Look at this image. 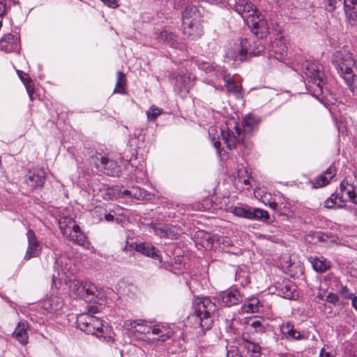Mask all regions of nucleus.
Returning a JSON list of instances; mask_svg holds the SVG:
<instances>
[{
	"instance_id": "1",
	"label": "nucleus",
	"mask_w": 357,
	"mask_h": 357,
	"mask_svg": "<svg viewBox=\"0 0 357 357\" xmlns=\"http://www.w3.org/2000/svg\"><path fill=\"white\" fill-rule=\"evenodd\" d=\"M234 10L242 17L257 37L264 38L267 35L268 24L253 3L248 0H236Z\"/></svg>"
},
{
	"instance_id": "2",
	"label": "nucleus",
	"mask_w": 357,
	"mask_h": 357,
	"mask_svg": "<svg viewBox=\"0 0 357 357\" xmlns=\"http://www.w3.org/2000/svg\"><path fill=\"white\" fill-rule=\"evenodd\" d=\"M331 63L349 88L357 87V63L351 52L337 51L332 56Z\"/></svg>"
},
{
	"instance_id": "3",
	"label": "nucleus",
	"mask_w": 357,
	"mask_h": 357,
	"mask_svg": "<svg viewBox=\"0 0 357 357\" xmlns=\"http://www.w3.org/2000/svg\"><path fill=\"white\" fill-rule=\"evenodd\" d=\"M193 312L190 319L193 321L195 327L202 331L209 330L213 323V314L216 306L208 298H196L193 301Z\"/></svg>"
},
{
	"instance_id": "4",
	"label": "nucleus",
	"mask_w": 357,
	"mask_h": 357,
	"mask_svg": "<svg viewBox=\"0 0 357 357\" xmlns=\"http://www.w3.org/2000/svg\"><path fill=\"white\" fill-rule=\"evenodd\" d=\"M302 73L306 79V88L313 96L318 98L323 93L325 79L323 66L316 61H307L303 63Z\"/></svg>"
},
{
	"instance_id": "5",
	"label": "nucleus",
	"mask_w": 357,
	"mask_h": 357,
	"mask_svg": "<svg viewBox=\"0 0 357 357\" xmlns=\"http://www.w3.org/2000/svg\"><path fill=\"white\" fill-rule=\"evenodd\" d=\"M59 229L65 238L86 250L95 252V249L88 240L87 236L73 218L67 216L62 217L59 221Z\"/></svg>"
},
{
	"instance_id": "6",
	"label": "nucleus",
	"mask_w": 357,
	"mask_h": 357,
	"mask_svg": "<svg viewBox=\"0 0 357 357\" xmlns=\"http://www.w3.org/2000/svg\"><path fill=\"white\" fill-rule=\"evenodd\" d=\"M202 15L195 6H188L182 13V30L185 36L196 39L203 34Z\"/></svg>"
},
{
	"instance_id": "7",
	"label": "nucleus",
	"mask_w": 357,
	"mask_h": 357,
	"mask_svg": "<svg viewBox=\"0 0 357 357\" xmlns=\"http://www.w3.org/2000/svg\"><path fill=\"white\" fill-rule=\"evenodd\" d=\"M221 137L228 149L231 150L239 146L248 148L250 144L244 142V133L241 131L238 124L234 120H229L226 125L221 128Z\"/></svg>"
},
{
	"instance_id": "8",
	"label": "nucleus",
	"mask_w": 357,
	"mask_h": 357,
	"mask_svg": "<svg viewBox=\"0 0 357 357\" xmlns=\"http://www.w3.org/2000/svg\"><path fill=\"white\" fill-rule=\"evenodd\" d=\"M219 78L208 79L207 83L213 86L216 90L223 91L225 88L229 93L234 95L238 98L243 97L242 86L234 81L230 74H227L224 70H218Z\"/></svg>"
},
{
	"instance_id": "9",
	"label": "nucleus",
	"mask_w": 357,
	"mask_h": 357,
	"mask_svg": "<svg viewBox=\"0 0 357 357\" xmlns=\"http://www.w3.org/2000/svg\"><path fill=\"white\" fill-rule=\"evenodd\" d=\"M125 327L134 333L138 339L148 343H153V338H151L153 324L141 319L127 320Z\"/></svg>"
},
{
	"instance_id": "10",
	"label": "nucleus",
	"mask_w": 357,
	"mask_h": 357,
	"mask_svg": "<svg viewBox=\"0 0 357 357\" xmlns=\"http://www.w3.org/2000/svg\"><path fill=\"white\" fill-rule=\"evenodd\" d=\"M77 326L86 334L98 336L102 332V321L89 314H80L77 317Z\"/></svg>"
},
{
	"instance_id": "11",
	"label": "nucleus",
	"mask_w": 357,
	"mask_h": 357,
	"mask_svg": "<svg viewBox=\"0 0 357 357\" xmlns=\"http://www.w3.org/2000/svg\"><path fill=\"white\" fill-rule=\"evenodd\" d=\"M70 290L76 296L86 302L94 301L98 291L96 286L90 282H82L73 280L69 285Z\"/></svg>"
},
{
	"instance_id": "12",
	"label": "nucleus",
	"mask_w": 357,
	"mask_h": 357,
	"mask_svg": "<svg viewBox=\"0 0 357 357\" xmlns=\"http://www.w3.org/2000/svg\"><path fill=\"white\" fill-rule=\"evenodd\" d=\"M229 211L237 217L249 220L266 221L269 219L268 213L266 211L259 208L236 206L230 207Z\"/></svg>"
},
{
	"instance_id": "13",
	"label": "nucleus",
	"mask_w": 357,
	"mask_h": 357,
	"mask_svg": "<svg viewBox=\"0 0 357 357\" xmlns=\"http://www.w3.org/2000/svg\"><path fill=\"white\" fill-rule=\"evenodd\" d=\"M96 167L108 176H118L121 172V167L117 162L109 159L101 154H96L92 158Z\"/></svg>"
},
{
	"instance_id": "14",
	"label": "nucleus",
	"mask_w": 357,
	"mask_h": 357,
	"mask_svg": "<svg viewBox=\"0 0 357 357\" xmlns=\"http://www.w3.org/2000/svg\"><path fill=\"white\" fill-rule=\"evenodd\" d=\"M249 45L248 39H240L238 42L235 43L227 50L226 56L235 61H246Z\"/></svg>"
},
{
	"instance_id": "15",
	"label": "nucleus",
	"mask_w": 357,
	"mask_h": 357,
	"mask_svg": "<svg viewBox=\"0 0 357 357\" xmlns=\"http://www.w3.org/2000/svg\"><path fill=\"white\" fill-rule=\"evenodd\" d=\"M26 237L28 245L24 259L25 261H29L32 258H36L40 256L43 249V243L37 238L33 231L31 229L28 230Z\"/></svg>"
},
{
	"instance_id": "16",
	"label": "nucleus",
	"mask_w": 357,
	"mask_h": 357,
	"mask_svg": "<svg viewBox=\"0 0 357 357\" xmlns=\"http://www.w3.org/2000/svg\"><path fill=\"white\" fill-rule=\"evenodd\" d=\"M195 77L190 73L178 74L175 77L174 91L182 97L188 93L194 84Z\"/></svg>"
},
{
	"instance_id": "17",
	"label": "nucleus",
	"mask_w": 357,
	"mask_h": 357,
	"mask_svg": "<svg viewBox=\"0 0 357 357\" xmlns=\"http://www.w3.org/2000/svg\"><path fill=\"white\" fill-rule=\"evenodd\" d=\"M328 10H333L342 1L344 3L345 13L347 17L356 23L357 22V0H327Z\"/></svg>"
},
{
	"instance_id": "18",
	"label": "nucleus",
	"mask_w": 357,
	"mask_h": 357,
	"mask_svg": "<svg viewBox=\"0 0 357 357\" xmlns=\"http://www.w3.org/2000/svg\"><path fill=\"white\" fill-rule=\"evenodd\" d=\"M174 333L173 329L166 323L153 324L151 338L155 342H165Z\"/></svg>"
},
{
	"instance_id": "19",
	"label": "nucleus",
	"mask_w": 357,
	"mask_h": 357,
	"mask_svg": "<svg viewBox=\"0 0 357 357\" xmlns=\"http://www.w3.org/2000/svg\"><path fill=\"white\" fill-rule=\"evenodd\" d=\"M46 174L42 167H33L29 170L26 181L32 188L42 187L45 183Z\"/></svg>"
},
{
	"instance_id": "20",
	"label": "nucleus",
	"mask_w": 357,
	"mask_h": 357,
	"mask_svg": "<svg viewBox=\"0 0 357 357\" xmlns=\"http://www.w3.org/2000/svg\"><path fill=\"white\" fill-rule=\"evenodd\" d=\"M280 331L283 337L288 341L301 340L307 338L305 335L296 329L294 324L289 321L284 322L280 326Z\"/></svg>"
},
{
	"instance_id": "21",
	"label": "nucleus",
	"mask_w": 357,
	"mask_h": 357,
	"mask_svg": "<svg viewBox=\"0 0 357 357\" xmlns=\"http://www.w3.org/2000/svg\"><path fill=\"white\" fill-rule=\"evenodd\" d=\"M20 38L17 35L7 33L0 40V50L6 52L19 50Z\"/></svg>"
},
{
	"instance_id": "22",
	"label": "nucleus",
	"mask_w": 357,
	"mask_h": 357,
	"mask_svg": "<svg viewBox=\"0 0 357 357\" xmlns=\"http://www.w3.org/2000/svg\"><path fill=\"white\" fill-rule=\"evenodd\" d=\"M275 288L277 294L284 298L291 299L297 296L296 286L289 280H284L281 282H278Z\"/></svg>"
},
{
	"instance_id": "23",
	"label": "nucleus",
	"mask_w": 357,
	"mask_h": 357,
	"mask_svg": "<svg viewBox=\"0 0 357 357\" xmlns=\"http://www.w3.org/2000/svg\"><path fill=\"white\" fill-rule=\"evenodd\" d=\"M220 299L222 304L230 307L240 303L243 301V296L238 290L231 289L222 292L220 295Z\"/></svg>"
},
{
	"instance_id": "24",
	"label": "nucleus",
	"mask_w": 357,
	"mask_h": 357,
	"mask_svg": "<svg viewBox=\"0 0 357 357\" xmlns=\"http://www.w3.org/2000/svg\"><path fill=\"white\" fill-rule=\"evenodd\" d=\"M287 47L284 39H276L271 44V55L278 60H282L287 55Z\"/></svg>"
},
{
	"instance_id": "25",
	"label": "nucleus",
	"mask_w": 357,
	"mask_h": 357,
	"mask_svg": "<svg viewBox=\"0 0 357 357\" xmlns=\"http://www.w3.org/2000/svg\"><path fill=\"white\" fill-rule=\"evenodd\" d=\"M135 250L147 257H151L153 259L162 261L161 257L159 254V250H157L153 245L149 243H141L136 244Z\"/></svg>"
},
{
	"instance_id": "26",
	"label": "nucleus",
	"mask_w": 357,
	"mask_h": 357,
	"mask_svg": "<svg viewBox=\"0 0 357 357\" xmlns=\"http://www.w3.org/2000/svg\"><path fill=\"white\" fill-rule=\"evenodd\" d=\"M335 174V167L333 165H331L322 174L315 178L313 183L314 187L321 188L327 185Z\"/></svg>"
},
{
	"instance_id": "27",
	"label": "nucleus",
	"mask_w": 357,
	"mask_h": 357,
	"mask_svg": "<svg viewBox=\"0 0 357 357\" xmlns=\"http://www.w3.org/2000/svg\"><path fill=\"white\" fill-rule=\"evenodd\" d=\"M28 323L25 321H21L18 323L15 331L13 332V336L22 345H26L28 343Z\"/></svg>"
},
{
	"instance_id": "28",
	"label": "nucleus",
	"mask_w": 357,
	"mask_h": 357,
	"mask_svg": "<svg viewBox=\"0 0 357 357\" xmlns=\"http://www.w3.org/2000/svg\"><path fill=\"white\" fill-rule=\"evenodd\" d=\"M243 341V348L247 354L251 357H259L261 354V347L252 342L247 333H243L242 335Z\"/></svg>"
},
{
	"instance_id": "29",
	"label": "nucleus",
	"mask_w": 357,
	"mask_h": 357,
	"mask_svg": "<svg viewBox=\"0 0 357 357\" xmlns=\"http://www.w3.org/2000/svg\"><path fill=\"white\" fill-rule=\"evenodd\" d=\"M151 228L155 234L160 237L174 238L176 233L174 231V227L162 224H151Z\"/></svg>"
},
{
	"instance_id": "30",
	"label": "nucleus",
	"mask_w": 357,
	"mask_h": 357,
	"mask_svg": "<svg viewBox=\"0 0 357 357\" xmlns=\"http://www.w3.org/2000/svg\"><path fill=\"white\" fill-rule=\"evenodd\" d=\"M309 261L317 272L324 273L331 267L330 262L323 257H310Z\"/></svg>"
},
{
	"instance_id": "31",
	"label": "nucleus",
	"mask_w": 357,
	"mask_h": 357,
	"mask_svg": "<svg viewBox=\"0 0 357 357\" xmlns=\"http://www.w3.org/2000/svg\"><path fill=\"white\" fill-rule=\"evenodd\" d=\"M63 305L62 300L57 296H52L43 302V307L50 313H56L61 309Z\"/></svg>"
},
{
	"instance_id": "32",
	"label": "nucleus",
	"mask_w": 357,
	"mask_h": 357,
	"mask_svg": "<svg viewBox=\"0 0 357 357\" xmlns=\"http://www.w3.org/2000/svg\"><path fill=\"white\" fill-rule=\"evenodd\" d=\"M356 188L350 184L347 180H343L340 183V191L345 192L349 200L354 204H357V194L355 192Z\"/></svg>"
},
{
	"instance_id": "33",
	"label": "nucleus",
	"mask_w": 357,
	"mask_h": 357,
	"mask_svg": "<svg viewBox=\"0 0 357 357\" xmlns=\"http://www.w3.org/2000/svg\"><path fill=\"white\" fill-rule=\"evenodd\" d=\"M259 122L257 116L252 114H247L243 119V133L250 132L255 130Z\"/></svg>"
},
{
	"instance_id": "34",
	"label": "nucleus",
	"mask_w": 357,
	"mask_h": 357,
	"mask_svg": "<svg viewBox=\"0 0 357 357\" xmlns=\"http://www.w3.org/2000/svg\"><path fill=\"white\" fill-rule=\"evenodd\" d=\"M208 134L211 137V142L213 144L214 147L216 149L219 156L222 160H225L227 155H225V152L220 150L221 143L219 140H216L215 135L218 136V132L215 127H211L208 130Z\"/></svg>"
},
{
	"instance_id": "35",
	"label": "nucleus",
	"mask_w": 357,
	"mask_h": 357,
	"mask_svg": "<svg viewBox=\"0 0 357 357\" xmlns=\"http://www.w3.org/2000/svg\"><path fill=\"white\" fill-rule=\"evenodd\" d=\"M122 195L124 196H129L137 199H146L147 192L146 190L139 187H132L128 190H125L122 192Z\"/></svg>"
},
{
	"instance_id": "36",
	"label": "nucleus",
	"mask_w": 357,
	"mask_h": 357,
	"mask_svg": "<svg viewBox=\"0 0 357 357\" xmlns=\"http://www.w3.org/2000/svg\"><path fill=\"white\" fill-rule=\"evenodd\" d=\"M196 63L199 69L204 70L206 73H213L210 79H217L220 77L218 71V70H222L221 68H214L209 63L204 61H200L198 60Z\"/></svg>"
},
{
	"instance_id": "37",
	"label": "nucleus",
	"mask_w": 357,
	"mask_h": 357,
	"mask_svg": "<svg viewBox=\"0 0 357 357\" xmlns=\"http://www.w3.org/2000/svg\"><path fill=\"white\" fill-rule=\"evenodd\" d=\"M159 38L161 40L167 43L174 48H178V43L177 37L172 33L167 31H162L160 32Z\"/></svg>"
},
{
	"instance_id": "38",
	"label": "nucleus",
	"mask_w": 357,
	"mask_h": 357,
	"mask_svg": "<svg viewBox=\"0 0 357 357\" xmlns=\"http://www.w3.org/2000/svg\"><path fill=\"white\" fill-rule=\"evenodd\" d=\"M248 58L250 56H258L264 51V46L259 40L252 41L249 40Z\"/></svg>"
},
{
	"instance_id": "39",
	"label": "nucleus",
	"mask_w": 357,
	"mask_h": 357,
	"mask_svg": "<svg viewBox=\"0 0 357 357\" xmlns=\"http://www.w3.org/2000/svg\"><path fill=\"white\" fill-rule=\"evenodd\" d=\"M126 85V75L123 73L119 71L117 73V81L116 83V87L114 90V92L121 93V94L125 93H126V89H125Z\"/></svg>"
},
{
	"instance_id": "40",
	"label": "nucleus",
	"mask_w": 357,
	"mask_h": 357,
	"mask_svg": "<svg viewBox=\"0 0 357 357\" xmlns=\"http://www.w3.org/2000/svg\"><path fill=\"white\" fill-rule=\"evenodd\" d=\"M260 302L257 298H250L247 303L243 306V309L246 312H256L259 310Z\"/></svg>"
},
{
	"instance_id": "41",
	"label": "nucleus",
	"mask_w": 357,
	"mask_h": 357,
	"mask_svg": "<svg viewBox=\"0 0 357 357\" xmlns=\"http://www.w3.org/2000/svg\"><path fill=\"white\" fill-rule=\"evenodd\" d=\"M17 75L19 76L20 79L22 80V82L25 85L27 92L29 94V96H31V94L34 91V89L31 85V82H32L31 79L26 74H25L23 71H22L20 70H17Z\"/></svg>"
},
{
	"instance_id": "42",
	"label": "nucleus",
	"mask_w": 357,
	"mask_h": 357,
	"mask_svg": "<svg viewBox=\"0 0 357 357\" xmlns=\"http://www.w3.org/2000/svg\"><path fill=\"white\" fill-rule=\"evenodd\" d=\"M162 112V109H160L159 107L155 105L151 106L148 111L146 112V117L148 121H155L158 118V116H159L161 114Z\"/></svg>"
},
{
	"instance_id": "43",
	"label": "nucleus",
	"mask_w": 357,
	"mask_h": 357,
	"mask_svg": "<svg viewBox=\"0 0 357 357\" xmlns=\"http://www.w3.org/2000/svg\"><path fill=\"white\" fill-rule=\"evenodd\" d=\"M96 215L100 220H102V215H104L105 220L107 222L113 221L114 216L112 214L106 213L101 207H96L93 211V215Z\"/></svg>"
},
{
	"instance_id": "44",
	"label": "nucleus",
	"mask_w": 357,
	"mask_h": 357,
	"mask_svg": "<svg viewBox=\"0 0 357 357\" xmlns=\"http://www.w3.org/2000/svg\"><path fill=\"white\" fill-rule=\"evenodd\" d=\"M215 241L220 245H222L221 248L222 250H227L232 245L231 240L227 236H219L215 239Z\"/></svg>"
},
{
	"instance_id": "45",
	"label": "nucleus",
	"mask_w": 357,
	"mask_h": 357,
	"mask_svg": "<svg viewBox=\"0 0 357 357\" xmlns=\"http://www.w3.org/2000/svg\"><path fill=\"white\" fill-rule=\"evenodd\" d=\"M337 197L335 196V195H332L329 198H328L325 202V207L328 208H340V205H336L335 200L337 199Z\"/></svg>"
},
{
	"instance_id": "46",
	"label": "nucleus",
	"mask_w": 357,
	"mask_h": 357,
	"mask_svg": "<svg viewBox=\"0 0 357 357\" xmlns=\"http://www.w3.org/2000/svg\"><path fill=\"white\" fill-rule=\"evenodd\" d=\"M250 327L257 333H262L265 330V327L263 326L262 322L260 320H255L252 321L250 324Z\"/></svg>"
},
{
	"instance_id": "47",
	"label": "nucleus",
	"mask_w": 357,
	"mask_h": 357,
	"mask_svg": "<svg viewBox=\"0 0 357 357\" xmlns=\"http://www.w3.org/2000/svg\"><path fill=\"white\" fill-rule=\"evenodd\" d=\"M319 357H336V356L332 352L331 349L324 347L321 349L319 352Z\"/></svg>"
},
{
	"instance_id": "48",
	"label": "nucleus",
	"mask_w": 357,
	"mask_h": 357,
	"mask_svg": "<svg viewBox=\"0 0 357 357\" xmlns=\"http://www.w3.org/2000/svg\"><path fill=\"white\" fill-rule=\"evenodd\" d=\"M326 301L333 305H336L339 301V296L336 294L329 293L326 296Z\"/></svg>"
},
{
	"instance_id": "49",
	"label": "nucleus",
	"mask_w": 357,
	"mask_h": 357,
	"mask_svg": "<svg viewBox=\"0 0 357 357\" xmlns=\"http://www.w3.org/2000/svg\"><path fill=\"white\" fill-rule=\"evenodd\" d=\"M340 294L344 298L349 299H351L354 296L353 293L349 292L347 287H342L341 288Z\"/></svg>"
},
{
	"instance_id": "50",
	"label": "nucleus",
	"mask_w": 357,
	"mask_h": 357,
	"mask_svg": "<svg viewBox=\"0 0 357 357\" xmlns=\"http://www.w3.org/2000/svg\"><path fill=\"white\" fill-rule=\"evenodd\" d=\"M227 357H241V356L238 354V349L234 347L227 351Z\"/></svg>"
},
{
	"instance_id": "51",
	"label": "nucleus",
	"mask_w": 357,
	"mask_h": 357,
	"mask_svg": "<svg viewBox=\"0 0 357 357\" xmlns=\"http://www.w3.org/2000/svg\"><path fill=\"white\" fill-rule=\"evenodd\" d=\"M263 202L265 204L268 205L271 208H272L273 210L277 209V207H278L277 203L275 201H271V200H267V202H266V196L264 197Z\"/></svg>"
},
{
	"instance_id": "52",
	"label": "nucleus",
	"mask_w": 357,
	"mask_h": 357,
	"mask_svg": "<svg viewBox=\"0 0 357 357\" xmlns=\"http://www.w3.org/2000/svg\"><path fill=\"white\" fill-rule=\"evenodd\" d=\"M6 3L4 1H0V17H2L6 15Z\"/></svg>"
},
{
	"instance_id": "53",
	"label": "nucleus",
	"mask_w": 357,
	"mask_h": 357,
	"mask_svg": "<svg viewBox=\"0 0 357 357\" xmlns=\"http://www.w3.org/2000/svg\"><path fill=\"white\" fill-rule=\"evenodd\" d=\"M101 1H103L106 5H107L109 7H111V8H116L119 6L116 0H101Z\"/></svg>"
},
{
	"instance_id": "54",
	"label": "nucleus",
	"mask_w": 357,
	"mask_h": 357,
	"mask_svg": "<svg viewBox=\"0 0 357 357\" xmlns=\"http://www.w3.org/2000/svg\"><path fill=\"white\" fill-rule=\"evenodd\" d=\"M352 306L357 310V296L355 295L351 298Z\"/></svg>"
},
{
	"instance_id": "55",
	"label": "nucleus",
	"mask_w": 357,
	"mask_h": 357,
	"mask_svg": "<svg viewBox=\"0 0 357 357\" xmlns=\"http://www.w3.org/2000/svg\"><path fill=\"white\" fill-rule=\"evenodd\" d=\"M243 183L245 185H248V184H249V179H248V178H247V179H243Z\"/></svg>"
},
{
	"instance_id": "56",
	"label": "nucleus",
	"mask_w": 357,
	"mask_h": 357,
	"mask_svg": "<svg viewBox=\"0 0 357 357\" xmlns=\"http://www.w3.org/2000/svg\"><path fill=\"white\" fill-rule=\"evenodd\" d=\"M56 275H54L52 277V282L54 284H56Z\"/></svg>"
},
{
	"instance_id": "57",
	"label": "nucleus",
	"mask_w": 357,
	"mask_h": 357,
	"mask_svg": "<svg viewBox=\"0 0 357 357\" xmlns=\"http://www.w3.org/2000/svg\"><path fill=\"white\" fill-rule=\"evenodd\" d=\"M66 271H68V269L66 268H64L63 269H62V271L63 273V275H67V272Z\"/></svg>"
},
{
	"instance_id": "58",
	"label": "nucleus",
	"mask_w": 357,
	"mask_h": 357,
	"mask_svg": "<svg viewBox=\"0 0 357 357\" xmlns=\"http://www.w3.org/2000/svg\"><path fill=\"white\" fill-rule=\"evenodd\" d=\"M354 177L357 180V171L354 172Z\"/></svg>"
},
{
	"instance_id": "59",
	"label": "nucleus",
	"mask_w": 357,
	"mask_h": 357,
	"mask_svg": "<svg viewBox=\"0 0 357 357\" xmlns=\"http://www.w3.org/2000/svg\"><path fill=\"white\" fill-rule=\"evenodd\" d=\"M59 263H60L59 260H57V261H56V264H59Z\"/></svg>"
},
{
	"instance_id": "60",
	"label": "nucleus",
	"mask_w": 357,
	"mask_h": 357,
	"mask_svg": "<svg viewBox=\"0 0 357 357\" xmlns=\"http://www.w3.org/2000/svg\"><path fill=\"white\" fill-rule=\"evenodd\" d=\"M243 152H246V153H248V151L243 150Z\"/></svg>"
}]
</instances>
